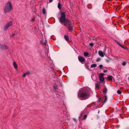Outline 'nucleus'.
Segmentation results:
<instances>
[{"label": "nucleus", "instance_id": "f257e3e1", "mask_svg": "<svg viewBox=\"0 0 129 129\" xmlns=\"http://www.w3.org/2000/svg\"><path fill=\"white\" fill-rule=\"evenodd\" d=\"M78 97L82 98L84 100H86L89 97L90 94L88 91H85L81 93H78Z\"/></svg>", "mask_w": 129, "mask_h": 129}, {"label": "nucleus", "instance_id": "f03ea898", "mask_svg": "<svg viewBox=\"0 0 129 129\" xmlns=\"http://www.w3.org/2000/svg\"><path fill=\"white\" fill-rule=\"evenodd\" d=\"M12 7L11 3L8 1L6 4L4 8V11L5 13H9L12 10Z\"/></svg>", "mask_w": 129, "mask_h": 129}, {"label": "nucleus", "instance_id": "7ed1b4c3", "mask_svg": "<svg viewBox=\"0 0 129 129\" xmlns=\"http://www.w3.org/2000/svg\"><path fill=\"white\" fill-rule=\"evenodd\" d=\"M64 25L70 31H72L73 29V26L71 23V21L69 20H66Z\"/></svg>", "mask_w": 129, "mask_h": 129}, {"label": "nucleus", "instance_id": "20e7f679", "mask_svg": "<svg viewBox=\"0 0 129 129\" xmlns=\"http://www.w3.org/2000/svg\"><path fill=\"white\" fill-rule=\"evenodd\" d=\"M66 16L65 13L64 12L62 13L61 14L60 19L61 23L64 24L66 22V20H69L68 19H66Z\"/></svg>", "mask_w": 129, "mask_h": 129}, {"label": "nucleus", "instance_id": "39448f33", "mask_svg": "<svg viewBox=\"0 0 129 129\" xmlns=\"http://www.w3.org/2000/svg\"><path fill=\"white\" fill-rule=\"evenodd\" d=\"M12 25V22L10 21L8 23H7L5 25V27L4 28V30L5 31L7 30L9 28V27L11 26Z\"/></svg>", "mask_w": 129, "mask_h": 129}, {"label": "nucleus", "instance_id": "423d86ee", "mask_svg": "<svg viewBox=\"0 0 129 129\" xmlns=\"http://www.w3.org/2000/svg\"><path fill=\"white\" fill-rule=\"evenodd\" d=\"M99 79L100 82H102L104 81V79L103 76L104 75V74L100 73L99 74Z\"/></svg>", "mask_w": 129, "mask_h": 129}, {"label": "nucleus", "instance_id": "0eeeda50", "mask_svg": "<svg viewBox=\"0 0 129 129\" xmlns=\"http://www.w3.org/2000/svg\"><path fill=\"white\" fill-rule=\"evenodd\" d=\"M78 58L79 61L81 63L85 61V59L84 58L80 56H78Z\"/></svg>", "mask_w": 129, "mask_h": 129}, {"label": "nucleus", "instance_id": "6e6552de", "mask_svg": "<svg viewBox=\"0 0 129 129\" xmlns=\"http://www.w3.org/2000/svg\"><path fill=\"white\" fill-rule=\"evenodd\" d=\"M101 85V83L100 82H97L95 84V87L97 88H99Z\"/></svg>", "mask_w": 129, "mask_h": 129}, {"label": "nucleus", "instance_id": "1a4fd4ad", "mask_svg": "<svg viewBox=\"0 0 129 129\" xmlns=\"http://www.w3.org/2000/svg\"><path fill=\"white\" fill-rule=\"evenodd\" d=\"M99 55L101 57H103L104 56V54L100 50L99 51Z\"/></svg>", "mask_w": 129, "mask_h": 129}, {"label": "nucleus", "instance_id": "9d476101", "mask_svg": "<svg viewBox=\"0 0 129 129\" xmlns=\"http://www.w3.org/2000/svg\"><path fill=\"white\" fill-rule=\"evenodd\" d=\"M64 38L65 40L69 42V37L67 35H65L64 36Z\"/></svg>", "mask_w": 129, "mask_h": 129}, {"label": "nucleus", "instance_id": "9b49d317", "mask_svg": "<svg viewBox=\"0 0 129 129\" xmlns=\"http://www.w3.org/2000/svg\"><path fill=\"white\" fill-rule=\"evenodd\" d=\"M13 65L14 68L15 69H16L17 68V64L15 61L13 62Z\"/></svg>", "mask_w": 129, "mask_h": 129}, {"label": "nucleus", "instance_id": "f8f14e48", "mask_svg": "<svg viewBox=\"0 0 129 129\" xmlns=\"http://www.w3.org/2000/svg\"><path fill=\"white\" fill-rule=\"evenodd\" d=\"M115 41L116 42V43L118 44L119 46H120L122 48H123V49H125V48L123 47V46L122 45L120 44L119 43L118 41Z\"/></svg>", "mask_w": 129, "mask_h": 129}, {"label": "nucleus", "instance_id": "ddd939ff", "mask_svg": "<svg viewBox=\"0 0 129 129\" xmlns=\"http://www.w3.org/2000/svg\"><path fill=\"white\" fill-rule=\"evenodd\" d=\"M108 79L110 81H112L113 79V77L111 76H110L107 77Z\"/></svg>", "mask_w": 129, "mask_h": 129}, {"label": "nucleus", "instance_id": "4468645a", "mask_svg": "<svg viewBox=\"0 0 129 129\" xmlns=\"http://www.w3.org/2000/svg\"><path fill=\"white\" fill-rule=\"evenodd\" d=\"M43 13L44 15H45L46 14V11L44 8H43Z\"/></svg>", "mask_w": 129, "mask_h": 129}, {"label": "nucleus", "instance_id": "2eb2a0df", "mask_svg": "<svg viewBox=\"0 0 129 129\" xmlns=\"http://www.w3.org/2000/svg\"><path fill=\"white\" fill-rule=\"evenodd\" d=\"M97 65L96 64H93L91 65L90 67L91 68H93L96 67Z\"/></svg>", "mask_w": 129, "mask_h": 129}, {"label": "nucleus", "instance_id": "dca6fc26", "mask_svg": "<svg viewBox=\"0 0 129 129\" xmlns=\"http://www.w3.org/2000/svg\"><path fill=\"white\" fill-rule=\"evenodd\" d=\"M58 7L59 10H61V5L60 2L58 3Z\"/></svg>", "mask_w": 129, "mask_h": 129}, {"label": "nucleus", "instance_id": "f3484780", "mask_svg": "<svg viewBox=\"0 0 129 129\" xmlns=\"http://www.w3.org/2000/svg\"><path fill=\"white\" fill-rule=\"evenodd\" d=\"M3 48H4V49H6V50L8 49V47L5 45H4L3 46Z\"/></svg>", "mask_w": 129, "mask_h": 129}, {"label": "nucleus", "instance_id": "a211bd4d", "mask_svg": "<svg viewBox=\"0 0 129 129\" xmlns=\"http://www.w3.org/2000/svg\"><path fill=\"white\" fill-rule=\"evenodd\" d=\"M104 103H105L107 101V97L106 96H105L104 97Z\"/></svg>", "mask_w": 129, "mask_h": 129}, {"label": "nucleus", "instance_id": "6ab92c4d", "mask_svg": "<svg viewBox=\"0 0 129 129\" xmlns=\"http://www.w3.org/2000/svg\"><path fill=\"white\" fill-rule=\"evenodd\" d=\"M84 55L85 56H87L88 55V53L87 52H85L84 53Z\"/></svg>", "mask_w": 129, "mask_h": 129}, {"label": "nucleus", "instance_id": "aec40b11", "mask_svg": "<svg viewBox=\"0 0 129 129\" xmlns=\"http://www.w3.org/2000/svg\"><path fill=\"white\" fill-rule=\"evenodd\" d=\"M117 93L118 94H120L121 93V92L119 90H118L117 91Z\"/></svg>", "mask_w": 129, "mask_h": 129}, {"label": "nucleus", "instance_id": "412c9836", "mask_svg": "<svg viewBox=\"0 0 129 129\" xmlns=\"http://www.w3.org/2000/svg\"><path fill=\"white\" fill-rule=\"evenodd\" d=\"M58 87V86L57 85H55L53 86V88L54 89H57Z\"/></svg>", "mask_w": 129, "mask_h": 129}, {"label": "nucleus", "instance_id": "4be33fe9", "mask_svg": "<svg viewBox=\"0 0 129 129\" xmlns=\"http://www.w3.org/2000/svg\"><path fill=\"white\" fill-rule=\"evenodd\" d=\"M87 117V115H85L83 117L82 119H85Z\"/></svg>", "mask_w": 129, "mask_h": 129}, {"label": "nucleus", "instance_id": "5701e85b", "mask_svg": "<svg viewBox=\"0 0 129 129\" xmlns=\"http://www.w3.org/2000/svg\"><path fill=\"white\" fill-rule=\"evenodd\" d=\"M126 62L125 61H124L122 63V65L123 66H125L126 65Z\"/></svg>", "mask_w": 129, "mask_h": 129}, {"label": "nucleus", "instance_id": "b1692460", "mask_svg": "<svg viewBox=\"0 0 129 129\" xmlns=\"http://www.w3.org/2000/svg\"><path fill=\"white\" fill-rule=\"evenodd\" d=\"M100 60H101V58H99L97 59L96 61L97 62H99V61H100Z\"/></svg>", "mask_w": 129, "mask_h": 129}, {"label": "nucleus", "instance_id": "393cba45", "mask_svg": "<svg viewBox=\"0 0 129 129\" xmlns=\"http://www.w3.org/2000/svg\"><path fill=\"white\" fill-rule=\"evenodd\" d=\"M89 45L91 47H93L94 46V45L92 43H90L89 44Z\"/></svg>", "mask_w": 129, "mask_h": 129}, {"label": "nucleus", "instance_id": "a878e982", "mask_svg": "<svg viewBox=\"0 0 129 129\" xmlns=\"http://www.w3.org/2000/svg\"><path fill=\"white\" fill-rule=\"evenodd\" d=\"M26 75V74H25V73L24 74H23L22 76V77H25Z\"/></svg>", "mask_w": 129, "mask_h": 129}, {"label": "nucleus", "instance_id": "bb28decb", "mask_svg": "<svg viewBox=\"0 0 129 129\" xmlns=\"http://www.w3.org/2000/svg\"><path fill=\"white\" fill-rule=\"evenodd\" d=\"M103 66L102 65H100L99 66V67L100 69H101Z\"/></svg>", "mask_w": 129, "mask_h": 129}, {"label": "nucleus", "instance_id": "cd10ccee", "mask_svg": "<svg viewBox=\"0 0 129 129\" xmlns=\"http://www.w3.org/2000/svg\"><path fill=\"white\" fill-rule=\"evenodd\" d=\"M73 120L76 122H77L75 118H73Z\"/></svg>", "mask_w": 129, "mask_h": 129}, {"label": "nucleus", "instance_id": "c85d7f7f", "mask_svg": "<svg viewBox=\"0 0 129 129\" xmlns=\"http://www.w3.org/2000/svg\"><path fill=\"white\" fill-rule=\"evenodd\" d=\"M53 1V0H49V2L50 3H51Z\"/></svg>", "mask_w": 129, "mask_h": 129}, {"label": "nucleus", "instance_id": "c756f323", "mask_svg": "<svg viewBox=\"0 0 129 129\" xmlns=\"http://www.w3.org/2000/svg\"><path fill=\"white\" fill-rule=\"evenodd\" d=\"M25 74H26V75H28V74H29V72H27L26 73H25Z\"/></svg>", "mask_w": 129, "mask_h": 129}, {"label": "nucleus", "instance_id": "7c9ffc66", "mask_svg": "<svg viewBox=\"0 0 129 129\" xmlns=\"http://www.w3.org/2000/svg\"><path fill=\"white\" fill-rule=\"evenodd\" d=\"M15 35V34H13L12 35H11V36L12 37H13Z\"/></svg>", "mask_w": 129, "mask_h": 129}, {"label": "nucleus", "instance_id": "2f4dec72", "mask_svg": "<svg viewBox=\"0 0 129 129\" xmlns=\"http://www.w3.org/2000/svg\"><path fill=\"white\" fill-rule=\"evenodd\" d=\"M107 72V71L106 70H104V71H103V72L104 73H105V72Z\"/></svg>", "mask_w": 129, "mask_h": 129}, {"label": "nucleus", "instance_id": "473e14b6", "mask_svg": "<svg viewBox=\"0 0 129 129\" xmlns=\"http://www.w3.org/2000/svg\"><path fill=\"white\" fill-rule=\"evenodd\" d=\"M101 100V98H99V102H100V100Z\"/></svg>", "mask_w": 129, "mask_h": 129}, {"label": "nucleus", "instance_id": "72a5a7b5", "mask_svg": "<svg viewBox=\"0 0 129 129\" xmlns=\"http://www.w3.org/2000/svg\"><path fill=\"white\" fill-rule=\"evenodd\" d=\"M32 21H34V19H33L32 20Z\"/></svg>", "mask_w": 129, "mask_h": 129}, {"label": "nucleus", "instance_id": "f704fd0d", "mask_svg": "<svg viewBox=\"0 0 129 129\" xmlns=\"http://www.w3.org/2000/svg\"><path fill=\"white\" fill-rule=\"evenodd\" d=\"M93 40H95L94 39H93Z\"/></svg>", "mask_w": 129, "mask_h": 129}, {"label": "nucleus", "instance_id": "c9c22d12", "mask_svg": "<svg viewBox=\"0 0 129 129\" xmlns=\"http://www.w3.org/2000/svg\"><path fill=\"white\" fill-rule=\"evenodd\" d=\"M82 113H81V115H82Z\"/></svg>", "mask_w": 129, "mask_h": 129}]
</instances>
